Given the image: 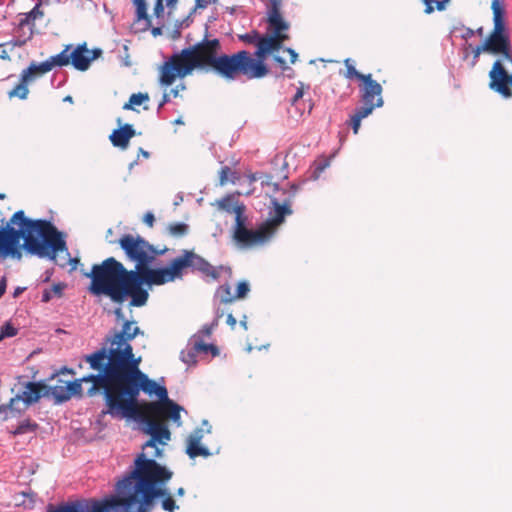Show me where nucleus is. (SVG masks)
<instances>
[{
  "mask_svg": "<svg viewBox=\"0 0 512 512\" xmlns=\"http://www.w3.org/2000/svg\"><path fill=\"white\" fill-rule=\"evenodd\" d=\"M173 473L154 459H147L140 453L134 461V468L116 484V494L95 500L98 512H150L154 500L163 498L162 508L174 512L176 505L164 486Z\"/></svg>",
  "mask_w": 512,
  "mask_h": 512,
  "instance_id": "nucleus-1",
  "label": "nucleus"
},
{
  "mask_svg": "<svg viewBox=\"0 0 512 512\" xmlns=\"http://www.w3.org/2000/svg\"><path fill=\"white\" fill-rule=\"evenodd\" d=\"M119 245L126 257L136 263L135 269L128 270V272H137V282L142 287L144 284L159 286L181 279L188 269L213 280H218L221 273H226L229 277L232 274L230 267L222 265L214 267L203 257L190 250H183L182 255L173 259L169 266L152 269L149 266L157 256L163 255L167 251L166 248L158 250L141 236L132 234H124L119 239Z\"/></svg>",
  "mask_w": 512,
  "mask_h": 512,
  "instance_id": "nucleus-2",
  "label": "nucleus"
},
{
  "mask_svg": "<svg viewBox=\"0 0 512 512\" xmlns=\"http://www.w3.org/2000/svg\"><path fill=\"white\" fill-rule=\"evenodd\" d=\"M24 249L40 258L54 259L57 251L66 250L63 233L47 220H31L19 210L11 217L6 227H0V254H19L20 239Z\"/></svg>",
  "mask_w": 512,
  "mask_h": 512,
  "instance_id": "nucleus-3",
  "label": "nucleus"
},
{
  "mask_svg": "<svg viewBox=\"0 0 512 512\" xmlns=\"http://www.w3.org/2000/svg\"><path fill=\"white\" fill-rule=\"evenodd\" d=\"M84 275L91 280L88 290L94 296H107L117 304L129 298L132 307H142L148 301L149 293L137 282V272H128L114 257L94 264Z\"/></svg>",
  "mask_w": 512,
  "mask_h": 512,
  "instance_id": "nucleus-4",
  "label": "nucleus"
},
{
  "mask_svg": "<svg viewBox=\"0 0 512 512\" xmlns=\"http://www.w3.org/2000/svg\"><path fill=\"white\" fill-rule=\"evenodd\" d=\"M137 378L116 389L111 403L105 413L112 417H136L140 415L138 396L140 391L148 395L155 394L158 402L168 400V392L165 386H159L145 373L135 374Z\"/></svg>",
  "mask_w": 512,
  "mask_h": 512,
  "instance_id": "nucleus-5",
  "label": "nucleus"
},
{
  "mask_svg": "<svg viewBox=\"0 0 512 512\" xmlns=\"http://www.w3.org/2000/svg\"><path fill=\"white\" fill-rule=\"evenodd\" d=\"M144 332L135 321L125 320L122 328L115 331L117 352L113 354L109 375L116 378V389L137 378L136 373L144 374L139 369L141 358H134L130 342Z\"/></svg>",
  "mask_w": 512,
  "mask_h": 512,
  "instance_id": "nucleus-6",
  "label": "nucleus"
},
{
  "mask_svg": "<svg viewBox=\"0 0 512 512\" xmlns=\"http://www.w3.org/2000/svg\"><path fill=\"white\" fill-rule=\"evenodd\" d=\"M115 339V331L105 338L104 346L99 350L84 356V360L98 374H90L81 378V381L92 382L93 385L89 389L90 396L95 394L96 390L103 389L105 404L108 408L116 391V378L109 375L112 356L117 352Z\"/></svg>",
  "mask_w": 512,
  "mask_h": 512,
  "instance_id": "nucleus-7",
  "label": "nucleus"
},
{
  "mask_svg": "<svg viewBox=\"0 0 512 512\" xmlns=\"http://www.w3.org/2000/svg\"><path fill=\"white\" fill-rule=\"evenodd\" d=\"M271 202L274 206V211L270 213L271 217L268 222L258 229H248L245 226L246 217L241 220H239V216L235 218L233 238L240 248H250L268 241L274 234L277 226L284 221V217L292 213L290 200L280 204L276 198H273Z\"/></svg>",
  "mask_w": 512,
  "mask_h": 512,
  "instance_id": "nucleus-8",
  "label": "nucleus"
},
{
  "mask_svg": "<svg viewBox=\"0 0 512 512\" xmlns=\"http://www.w3.org/2000/svg\"><path fill=\"white\" fill-rule=\"evenodd\" d=\"M213 69L221 76L234 80L239 74L248 79L262 78L268 73L264 62L250 57L245 50L233 55H220L215 61Z\"/></svg>",
  "mask_w": 512,
  "mask_h": 512,
  "instance_id": "nucleus-9",
  "label": "nucleus"
},
{
  "mask_svg": "<svg viewBox=\"0 0 512 512\" xmlns=\"http://www.w3.org/2000/svg\"><path fill=\"white\" fill-rule=\"evenodd\" d=\"M128 419L137 420L141 425V430L147 435H150V439L143 445V449L153 448L154 452L151 454V459L158 458L162 454V450L157 447V444L166 445L171 439V433L168 427L160 422L155 416H148L140 411V415L136 417H127Z\"/></svg>",
  "mask_w": 512,
  "mask_h": 512,
  "instance_id": "nucleus-10",
  "label": "nucleus"
},
{
  "mask_svg": "<svg viewBox=\"0 0 512 512\" xmlns=\"http://www.w3.org/2000/svg\"><path fill=\"white\" fill-rule=\"evenodd\" d=\"M220 42L218 39L209 40L206 37L193 46L182 50V56H185L188 63H196L195 68H201L209 65L213 68L218 59V50Z\"/></svg>",
  "mask_w": 512,
  "mask_h": 512,
  "instance_id": "nucleus-11",
  "label": "nucleus"
},
{
  "mask_svg": "<svg viewBox=\"0 0 512 512\" xmlns=\"http://www.w3.org/2000/svg\"><path fill=\"white\" fill-rule=\"evenodd\" d=\"M196 63H188L182 51L174 53L160 67V84L170 86L174 83L176 77L183 78L195 69Z\"/></svg>",
  "mask_w": 512,
  "mask_h": 512,
  "instance_id": "nucleus-12",
  "label": "nucleus"
},
{
  "mask_svg": "<svg viewBox=\"0 0 512 512\" xmlns=\"http://www.w3.org/2000/svg\"><path fill=\"white\" fill-rule=\"evenodd\" d=\"M482 49H485V53L500 55L499 60L512 64L510 39L506 29H493L482 43Z\"/></svg>",
  "mask_w": 512,
  "mask_h": 512,
  "instance_id": "nucleus-13",
  "label": "nucleus"
},
{
  "mask_svg": "<svg viewBox=\"0 0 512 512\" xmlns=\"http://www.w3.org/2000/svg\"><path fill=\"white\" fill-rule=\"evenodd\" d=\"M46 385L39 382H28L21 393L17 394L10 400L9 408L12 411L21 412L28 406L36 403L43 396Z\"/></svg>",
  "mask_w": 512,
  "mask_h": 512,
  "instance_id": "nucleus-14",
  "label": "nucleus"
},
{
  "mask_svg": "<svg viewBox=\"0 0 512 512\" xmlns=\"http://www.w3.org/2000/svg\"><path fill=\"white\" fill-rule=\"evenodd\" d=\"M506 61L496 60L489 72L490 83L489 87L491 90L499 93L504 98H510L512 96V73L509 74L505 69Z\"/></svg>",
  "mask_w": 512,
  "mask_h": 512,
  "instance_id": "nucleus-15",
  "label": "nucleus"
},
{
  "mask_svg": "<svg viewBox=\"0 0 512 512\" xmlns=\"http://www.w3.org/2000/svg\"><path fill=\"white\" fill-rule=\"evenodd\" d=\"M179 0H156L153 8V14L157 19L164 17V7L166 6L169 10L176 8ZM136 7V20L145 21L147 25L151 24L150 17L147 13L146 0H133Z\"/></svg>",
  "mask_w": 512,
  "mask_h": 512,
  "instance_id": "nucleus-16",
  "label": "nucleus"
},
{
  "mask_svg": "<svg viewBox=\"0 0 512 512\" xmlns=\"http://www.w3.org/2000/svg\"><path fill=\"white\" fill-rule=\"evenodd\" d=\"M148 411L155 417H166L171 419L178 427L182 425L180 412L184 410L182 406L168 400L162 402H150L147 406Z\"/></svg>",
  "mask_w": 512,
  "mask_h": 512,
  "instance_id": "nucleus-17",
  "label": "nucleus"
},
{
  "mask_svg": "<svg viewBox=\"0 0 512 512\" xmlns=\"http://www.w3.org/2000/svg\"><path fill=\"white\" fill-rule=\"evenodd\" d=\"M102 54L101 49L89 50L86 44L78 45L70 52V62L72 66L79 71H86L91 62Z\"/></svg>",
  "mask_w": 512,
  "mask_h": 512,
  "instance_id": "nucleus-18",
  "label": "nucleus"
},
{
  "mask_svg": "<svg viewBox=\"0 0 512 512\" xmlns=\"http://www.w3.org/2000/svg\"><path fill=\"white\" fill-rule=\"evenodd\" d=\"M282 0H269L267 11V22L273 29V35H283L282 31L288 30L289 24L282 18L281 9Z\"/></svg>",
  "mask_w": 512,
  "mask_h": 512,
  "instance_id": "nucleus-19",
  "label": "nucleus"
},
{
  "mask_svg": "<svg viewBox=\"0 0 512 512\" xmlns=\"http://www.w3.org/2000/svg\"><path fill=\"white\" fill-rule=\"evenodd\" d=\"M204 437V429L196 428L186 439V453L190 458H196L197 456L208 457L211 455L208 448L200 446V443Z\"/></svg>",
  "mask_w": 512,
  "mask_h": 512,
  "instance_id": "nucleus-20",
  "label": "nucleus"
},
{
  "mask_svg": "<svg viewBox=\"0 0 512 512\" xmlns=\"http://www.w3.org/2000/svg\"><path fill=\"white\" fill-rule=\"evenodd\" d=\"M360 91L363 104H375L378 98H382V86L372 78L371 74H366Z\"/></svg>",
  "mask_w": 512,
  "mask_h": 512,
  "instance_id": "nucleus-21",
  "label": "nucleus"
},
{
  "mask_svg": "<svg viewBox=\"0 0 512 512\" xmlns=\"http://www.w3.org/2000/svg\"><path fill=\"white\" fill-rule=\"evenodd\" d=\"M288 38L287 35L263 36L259 43V49L256 50L255 56L263 62L267 54L278 51L282 47L283 41Z\"/></svg>",
  "mask_w": 512,
  "mask_h": 512,
  "instance_id": "nucleus-22",
  "label": "nucleus"
},
{
  "mask_svg": "<svg viewBox=\"0 0 512 512\" xmlns=\"http://www.w3.org/2000/svg\"><path fill=\"white\" fill-rule=\"evenodd\" d=\"M134 135L135 130L132 125L125 124L124 126L115 129L109 136V139L113 146L125 149L128 147L129 141Z\"/></svg>",
  "mask_w": 512,
  "mask_h": 512,
  "instance_id": "nucleus-23",
  "label": "nucleus"
},
{
  "mask_svg": "<svg viewBox=\"0 0 512 512\" xmlns=\"http://www.w3.org/2000/svg\"><path fill=\"white\" fill-rule=\"evenodd\" d=\"M219 209L228 213H234L235 218L239 216V220L244 218L245 206L232 195H228L218 201Z\"/></svg>",
  "mask_w": 512,
  "mask_h": 512,
  "instance_id": "nucleus-24",
  "label": "nucleus"
},
{
  "mask_svg": "<svg viewBox=\"0 0 512 512\" xmlns=\"http://www.w3.org/2000/svg\"><path fill=\"white\" fill-rule=\"evenodd\" d=\"M51 71L50 64L48 60H45L41 63L32 62L29 67L22 71L21 79L23 82L31 81L35 75L37 74H45Z\"/></svg>",
  "mask_w": 512,
  "mask_h": 512,
  "instance_id": "nucleus-25",
  "label": "nucleus"
},
{
  "mask_svg": "<svg viewBox=\"0 0 512 512\" xmlns=\"http://www.w3.org/2000/svg\"><path fill=\"white\" fill-rule=\"evenodd\" d=\"M491 8L493 10V29H506L504 22L505 8L503 3H501L500 0H493Z\"/></svg>",
  "mask_w": 512,
  "mask_h": 512,
  "instance_id": "nucleus-26",
  "label": "nucleus"
},
{
  "mask_svg": "<svg viewBox=\"0 0 512 512\" xmlns=\"http://www.w3.org/2000/svg\"><path fill=\"white\" fill-rule=\"evenodd\" d=\"M46 395H50L53 397L56 404H61L69 400V393L67 392V388L65 384L55 385L52 387H47L44 390Z\"/></svg>",
  "mask_w": 512,
  "mask_h": 512,
  "instance_id": "nucleus-27",
  "label": "nucleus"
},
{
  "mask_svg": "<svg viewBox=\"0 0 512 512\" xmlns=\"http://www.w3.org/2000/svg\"><path fill=\"white\" fill-rule=\"evenodd\" d=\"M191 345H194V350L197 353L207 354L211 352L214 356L218 355V348L213 344L204 343L201 334H194L191 338Z\"/></svg>",
  "mask_w": 512,
  "mask_h": 512,
  "instance_id": "nucleus-28",
  "label": "nucleus"
},
{
  "mask_svg": "<svg viewBox=\"0 0 512 512\" xmlns=\"http://www.w3.org/2000/svg\"><path fill=\"white\" fill-rule=\"evenodd\" d=\"M70 46H67L59 54L49 57L48 63L50 64L51 70L55 67H63L70 63Z\"/></svg>",
  "mask_w": 512,
  "mask_h": 512,
  "instance_id": "nucleus-29",
  "label": "nucleus"
},
{
  "mask_svg": "<svg viewBox=\"0 0 512 512\" xmlns=\"http://www.w3.org/2000/svg\"><path fill=\"white\" fill-rule=\"evenodd\" d=\"M52 260L55 261V263L61 267H65L66 263H69L71 265V271L76 270L77 265L79 263V259L70 257L67 248L66 250L63 251H57L55 253V258Z\"/></svg>",
  "mask_w": 512,
  "mask_h": 512,
  "instance_id": "nucleus-30",
  "label": "nucleus"
},
{
  "mask_svg": "<svg viewBox=\"0 0 512 512\" xmlns=\"http://www.w3.org/2000/svg\"><path fill=\"white\" fill-rule=\"evenodd\" d=\"M197 355V350H194V345H191V340L189 339L186 349L180 353V359L188 366H194L198 362Z\"/></svg>",
  "mask_w": 512,
  "mask_h": 512,
  "instance_id": "nucleus-31",
  "label": "nucleus"
},
{
  "mask_svg": "<svg viewBox=\"0 0 512 512\" xmlns=\"http://www.w3.org/2000/svg\"><path fill=\"white\" fill-rule=\"evenodd\" d=\"M65 285L63 283L54 284L50 289H45L42 293L41 301L47 303L51 301L54 297H61Z\"/></svg>",
  "mask_w": 512,
  "mask_h": 512,
  "instance_id": "nucleus-32",
  "label": "nucleus"
},
{
  "mask_svg": "<svg viewBox=\"0 0 512 512\" xmlns=\"http://www.w3.org/2000/svg\"><path fill=\"white\" fill-rule=\"evenodd\" d=\"M215 299L219 300L223 304H228L233 302L235 296L231 293V287L228 284H224L217 289Z\"/></svg>",
  "mask_w": 512,
  "mask_h": 512,
  "instance_id": "nucleus-33",
  "label": "nucleus"
},
{
  "mask_svg": "<svg viewBox=\"0 0 512 512\" xmlns=\"http://www.w3.org/2000/svg\"><path fill=\"white\" fill-rule=\"evenodd\" d=\"M167 231L172 237H183L189 231V225L183 222L171 223L167 226Z\"/></svg>",
  "mask_w": 512,
  "mask_h": 512,
  "instance_id": "nucleus-34",
  "label": "nucleus"
},
{
  "mask_svg": "<svg viewBox=\"0 0 512 512\" xmlns=\"http://www.w3.org/2000/svg\"><path fill=\"white\" fill-rule=\"evenodd\" d=\"M383 104H384L383 99L378 98L375 104H364L363 106L357 108L353 115H355L356 117H359L362 120L365 117H367L368 115H370L376 107H382Z\"/></svg>",
  "mask_w": 512,
  "mask_h": 512,
  "instance_id": "nucleus-35",
  "label": "nucleus"
},
{
  "mask_svg": "<svg viewBox=\"0 0 512 512\" xmlns=\"http://www.w3.org/2000/svg\"><path fill=\"white\" fill-rule=\"evenodd\" d=\"M344 64L346 67V72H345L344 76L347 79L356 78L362 82L365 80L366 74H362V73L358 72L354 66L353 61L350 58L345 59Z\"/></svg>",
  "mask_w": 512,
  "mask_h": 512,
  "instance_id": "nucleus-36",
  "label": "nucleus"
},
{
  "mask_svg": "<svg viewBox=\"0 0 512 512\" xmlns=\"http://www.w3.org/2000/svg\"><path fill=\"white\" fill-rule=\"evenodd\" d=\"M149 96L147 93H134L130 96L129 101L124 104V110L133 109L134 105H141L143 102L147 101Z\"/></svg>",
  "mask_w": 512,
  "mask_h": 512,
  "instance_id": "nucleus-37",
  "label": "nucleus"
},
{
  "mask_svg": "<svg viewBox=\"0 0 512 512\" xmlns=\"http://www.w3.org/2000/svg\"><path fill=\"white\" fill-rule=\"evenodd\" d=\"M26 83L27 82L21 80V83L8 92V96L10 98L18 97L20 99H26L29 92Z\"/></svg>",
  "mask_w": 512,
  "mask_h": 512,
  "instance_id": "nucleus-38",
  "label": "nucleus"
},
{
  "mask_svg": "<svg viewBox=\"0 0 512 512\" xmlns=\"http://www.w3.org/2000/svg\"><path fill=\"white\" fill-rule=\"evenodd\" d=\"M37 428V424L29 420L21 422L14 430L15 435H22L28 432H34Z\"/></svg>",
  "mask_w": 512,
  "mask_h": 512,
  "instance_id": "nucleus-39",
  "label": "nucleus"
},
{
  "mask_svg": "<svg viewBox=\"0 0 512 512\" xmlns=\"http://www.w3.org/2000/svg\"><path fill=\"white\" fill-rule=\"evenodd\" d=\"M239 38L245 43L255 44L257 49H259V43L263 39V36L260 35L257 31H252L250 33L241 35Z\"/></svg>",
  "mask_w": 512,
  "mask_h": 512,
  "instance_id": "nucleus-40",
  "label": "nucleus"
},
{
  "mask_svg": "<svg viewBox=\"0 0 512 512\" xmlns=\"http://www.w3.org/2000/svg\"><path fill=\"white\" fill-rule=\"evenodd\" d=\"M231 175V182L236 183L237 180H239V177H237V172H232L231 169L228 166H224L221 168L220 171V184L224 185L228 180V175Z\"/></svg>",
  "mask_w": 512,
  "mask_h": 512,
  "instance_id": "nucleus-41",
  "label": "nucleus"
},
{
  "mask_svg": "<svg viewBox=\"0 0 512 512\" xmlns=\"http://www.w3.org/2000/svg\"><path fill=\"white\" fill-rule=\"evenodd\" d=\"M81 379L76 381H71L66 383L67 392L69 393V399L72 396L81 395L82 392V386H81Z\"/></svg>",
  "mask_w": 512,
  "mask_h": 512,
  "instance_id": "nucleus-42",
  "label": "nucleus"
},
{
  "mask_svg": "<svg viewBox=\"0 0 512 512\" xmlns=\"http://www.w3.org/2000/svg\"><path fill=\"white\" fill-rule=\"evenodd\" d=\"M17 332V328H15L10 322H6L1 326L0 335L2 336V339H4L17 335Z\"/></svg>",
  "mask_w": 512,
  "mask_h": 512,
  "instance_id": "nucleus-43",
  "label": "nucleus"
},
{
  "mask_svg": "<svg viewBox=\"0 0 512 512\" xmlns=\"http://www.w3.org/2000/svg\"><path fill=\"white\" fill-rule=\"evenodd\" d=\"M215 327H217V320H213L211 324L204 325L196 334H201L202 339L209 337Z\"/></svg>",
  "mask_w": 512,
  "mask_h": 512,
  "instance_id": "nucleus-44",
  "label": "nucleus"
},
{
  "mask_svg": "<svg viewBox=\"0 0 512 512\" xmlns=\"http://www.w3.org/2000/svg\"><path fill=\"white\" fill-rule=\"evenodd\" d=\"M249 292V285L247 282L243 281L238 284L237 294L235 298H244Z\"/></svg>",
  "mask_w": 512,
  "mask_h": 512,
  "instance_id": "nucleus-45",
  "label": "nucleus"
},
{
  "mask_svg": "<svg viewBox=\"0 0 512 512\" xmlns=\"http://www.w3.org/2000/svg\"><path fill=\"white\" fill-rule=\"evenodd\" d=\"M26 14L28 15V18H31V20L34 21L36 18L41 17L43 12L40 10V5L36 4L33 9Z\"/></svg>",
  "mask_w": 512,
  "mask_h": 512,
  "instance_id": "nucleus-46",
  "label": "nucleus"
},
{
  "mask_svg": "<svg viewBox=\"0 0 512 512\" xmlns=\"http://www.w3.org/2000/svg\"><path fill=\"white\" fill-rule=\"evenodd\" d=\"M263 173L256 172V173H250L246 176L248 184L252 185L254 182H256L259 179L263 178Z\"/></svg>",
  "mask_w": 512,
  "mask_h": 512,
  "instance_id": "nucleus-47",
  "label": "nucleus"
},
{
  "mask_svg": "<svg viewBox=\"0 0 512 512\" xmlns=\"http://www.w3.org/2000/svg\"><path fill=\"white\" fill-rule=\"evenodd\" d=\"M361 125V119L355 115L351 116V126L354 134H357Z\"/></svg>",
  "mask_w": 512,
  "mask_h": 512,
  "instance_id": "nucleus-48",
  "label": "nucleus"
},
{
  "mask_svg": "<svg viewBox=\"0 0 512 512\" xmlns=\"http://www.w3.org/2000/svg\"><path fill=\"white\" fill-rule=\"evenodd\" d=\"M461 34H460V37L467 40L471 37L474 36V30H472L471 28H468V27H462L461 29Z\"/></svg>",
  "mask_w": 512,
  "mask_h": 512,
  "instance_id": "nucleus-49",
  "label": "nucleus"
},
{
  "mask_svg": "<svg viewBox=\"0 0 512 512\" xmlns=\"http://www.w3.org/2000/svg\"><path fill=\"white\" fill-rule=\"evenodd\" d=\"M481 53H485V49H482V44L473 49V65L478 61Z\"/></svg>",
  "mask_w": 512,
  "mask_h": 512,
  "instance_id": "nucleus-50",
  "label": "nucleus"
},
{
  "mask_svg": "<svg viewBox=\"0 0 512 512\" xmlns=\"http://www.w3.org/2000/svg\"><path fill=\"white\" fill-rule=\"evenodd\" d=\"M274 60L279 64V66L281 67V69H282L283 71H285V70H290V71H292V69H291V68H289V67L286 65V62H285V60H284L282 57H280V56H275V57H274Z\"/></svg>",
  "mask_w": 512,
  "mask_h": 512,
  "instance_id": "nucleus-51",
  "label": "nucleus"
},
{
  "mask_svg": "<svg viewBox=\"0 0 512 512\" xmlns=\"http://www.w3.org/2000/svg\"><path fill=\"white\" fill-rule=\"evenodd\" d=\"M154 221H155V218H154L153 213H152V212H147V213L145 214V216H144V222H145L148 226L152 227V226H153V224H154Z\"/></svg>",
  "mask_w": 512,
  "mask_h": 512,
  "instance_id": "nucleus-52",
  "label": "nucleus"
},
{
  "mask_svg": "<svg viewBox=\"0 0 512 512\" xmlns=\"http://www.w3.org/2000/svg\"><path fill=\"white\" fill-rule=\"evenodd\" d=\"M32 22L31 18H28V15L25 14L24 17H22L19 20L18 28L21 29L26 25H29Z\"/></svg>",
  "mask_w": 512,
  "mask_h": 512,
  "instance_id": "nucleus-53",
  "label": "nucleus"
},
{
  "mask_svg": "<svg viewBox=\"0 0 512 512\" xmlns=\"http://www.w3.org/2000/svg\"><path fill=\"white\" fill-rule=\"evenodd\" d=\"M7 288V278L3 276L0 280V298L4 295Z\"/></svg>",
  "mask_w": 512,
  "mask_h": 512,
  "instance_id": "nucleus-54",
  "label": "nucleus"
},
{
  "mask_svg": "<svg viewBox=\"0 0 512 512\" xmlns=\"http://www.w3.org/2000/svg\"><path fill=\"white\" fill-rule=\"evenodd\" d=\"M23 495L27 498H29V502L23 501V504L27 508H32L34 504L33 494L32 493H23Z\"/></svg>",
  "mask_w": 512,
  "mask_h": 512,
  "instance_id": "nucleus-55",
  "label": "nucleus"
},
{
  "mask_svg": "<svg viewBox=\"0 0 512 512\" xmlns=\"http://www.w3.org/2000/svg\"><path fill=\"white\" fill-rule=\"evenodd\" d=\"M328 166V163L327 162H323V163H319L316 168H315V171H314V174L315 175H320L324 170L325 168Z\"/></svg>",
  "mask_w": 512,
  "mask_h": 512,
  "instance_id": "nucleus-56",
  "label": "nucleus"
},
{
  "mask_svg": "<svg viewBox=\"0 0 512 512\" xmlns=\"http://www.w3.org/2000/svg\"><path fill=\"white\" fill-rule=\"evenodd\" d=\"M285 51L290 54V56H291L290 62L292 64H294L297 61L298 54L291 48H286Z\"/></svg>",
  "mask_w": 512,
  "mask_h": 512,
  "instance_id": "nucleus-57",
  "label": "nucleus"
},
{
  "mask_svg": "<svg viewBox=\"0 0 512 512\" xmlns=\"http://www.w3.org/2000/svg\"><path fill=\"white\" fill-rule=\"evenodd\" d=\"M236 323H237V321H236L235 317H234L232 314H228V315H227V324H228L232 329H234V328H235V326H236Z\"/></svg>",
  "mask_w": 512,
  "mask_h": 512,
  "instance_id": "nucleus-58",
  "label": "nucleus"
},
{
  "mask_svg": "<svg viewBox=\"0 0 512 512\" xmlns=\"http://www.w3.org/2000/svg\"><path fill=\"white\" fill-rule=\"evenodd\" d=\"M302 97H303V90L301 88H298L295 95L292 98V104H295Z\"/></svg>",
  "mask_w": 512,
  "mask_h": 512,
  "instance_id": "nucleus-59",
  "label": "nucleus"
},
{
  "mask_svg": "<svg viewBox=\"0 0 512 512\" xmlns=\"http://www.w3.org/2000/svg\"><path fill=\"white\" fill-rule=\"evenodd\" d=\"M25 290V287H16L12 294L13 298L19 297Z\"/></svg>",
  "mask_w": 512,
  "mask_h": 512,
  "instance_id": "nucleus-60",
  "label": "nucleus"
},
{
  "mask_svg": "<svg viewBox=\"0 0 512 512\" xmlns=\"http://www.w3.org/2000/svg\"><path fill=\"white\" fill-rule=\"evenodd\" d=\"M423 1L426 4L425 12L426 13L433 12V10H434L433 7H432L433 0H423Z\"/></svg>",
  "mask_w": 512,
  "mask_h": 512,
  "instance_id": "nucleus-61",
  "label": "nucleus"
},
{
  "mask_svg": "<svg viewBox=\"0 0 512 512\" xmlns=\"http://www.w3.org/2000/svg\"><path fill=\"white\" fill-rule=\"evenodd\" d=\"M210 3L208 0H196V5L198 8H205Z\"/></svg>",
  "mask_w": 512,
  "mask_h": 512,
  "instance_id": "nucleus-62",
  "label": "nucleus"
},
{
  "mask_svg": "<svg viewBox=\"0 0 512 512\" xmlns=\"http://www.w3.org/2000/svg\"><path fill=\"white\" fill-rule=\"evenodd\" d=\"M168 102H169V96H168V94L165 93L163 95L162 101L160 102V104L158 106V110H160Z\"/></svg>",
  "mask_w": 512,
  "mask_h": 512,
  "instance_id": "nucleus-63",
  "label": "nucleus"
},
{
  "mask_svg": "<svg viewBox=\"0 0 512 512\" xmlns=\"http://www.w3.org/2000/svg\"><path fill=\"white\" fill-rule=\"evenodd\" d=\"M114 314L116 316V318L119 320V319H123L124 315H123V312H122V309L119 307V308H116L114 310Z\"/></svg>",
  "mask_w": 512,
  "mask_h": 512,
  "instance_id": "nucleus-64",
  "label": "nucleus"
}]
</instances>
